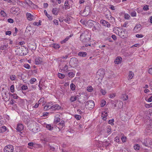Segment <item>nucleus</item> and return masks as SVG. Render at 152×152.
<instances>
[{
	"label": "nucleus",
	"mask_w": 152,
	"mask_h": 152,
	"mask_svg": "<svg viewBox=\"0 0 152 152\" xmlns=\"http://www.w3.org/2000/svg\"><path fill=\"white\" fill-rule=\"evenodd\" d=\"M80 39L86 47L90 46V44L88 43L90 40L89 35L86 34L85 33H82L81 34L80 37Z\"/></svg>",
	"instance_id": "f257e3e1"
},
{
	"label": "nucleus",
	"mask_w": 152,
	"mask_h": 152,
	"mask_svg": "<svg viewBox=\"0 0 152 152\" xmlns=\"http://www.w3.org/2000/svg\"><path fill=\"white\" fill-rule=\"evenodd\" d=\"M89 26L92 27V30L93 31H99L101 30V26L98 23L93 20H90Z\"/></svg>",
	"instance_id": "f03ea898"
},
{
	"label": "nucleus",
	"mask_w": 152,
	"mask_h": 152,
	"mask_svg": "<svg viewBox=\"0 0 152 152\" xmlns=\"http://www.w3.org/2000/svg\"><path fill=\"white\" fill-rule=\"evenodd\" d=\"M95 104L94 101L90 100L87 101L86 104V107L89 110H91L94 107Z\"/></svg>",
	"instance_id": "7ed1b4c3"
},
{
	"label": "nucleus",
	"mask_w": 152,
	"mask_h": 152,
	"mask_svg": "<svg viewBox=\"0 0 152 152\" xmlns=\"http://www.w3.org/2000/svg\"><path fill=\"white\" fill-rule=\"evenodd\" d=\"M77 62L78 60L75 57H73L70 59L69 63L70 66L72 67H74L77 65Z\"/></svg>",
	"instance_id": "20e7f679"
},
{
	"label": "nucleus",
	"mask_w": 152,
	"mask_h": 152,
	"mask_svg": "<svg viewBox=\"0 0 152 152\" xmlns=\"http://www.w3.org/2000/svg\"><path fill=\"white\" fill-rule=\"evenodd\" d=\"M13 147L12 145H8L6 146L4 149V152H12L13 151Z\"/></svg>",
	"instance_id": "39448f33"
},
{
	"label": "nucleus",
	"mask_w": 152,
	"mask_h": 152,
	"mask_svg": "<svg viewBox=\"0 0 152 152\" xmlns=\"http://www.w3.org/2000/svg\"><path fill=\"white\" fill-rule=\"evenodd\" d=\"M90 7L88 6H86L83 13V15L84 16H86L88 15L90 12Z\"/></svg>",
	"instance_id": "423d86ee"
},
{
	"label": "nucleus",
	"mask_w": 152,
	"mask_h": 152,
	"mask_svg": "<svg viewBox=\"0 0 152 152\" xmlns=\"http://www.w3.org/2000/svg\"><path fill=\"white\" fill-rule=\"evenodd\" d=\"M61 108V107L58 104H56L54 105H51L50 107L51 110L56 111L60 109Z\"/></svg>",
	"instance_id": "0eeeda50"
},
{
	"label": "nucleus",
	"mask_w": 152,
	"mask_h": 152,
	"mask_svg": "<svg viewBox=\"0 0 152 152\" xmlns=\"http://www.w3.org/2000/svg\"><path fill=\"white\" fill-rule=\"evenodd\" d=\"M97 75H99L101 79L103 77L104 75V71L103 69H99L97 72Z\"/></svg>",
	"instance_id": "6e6552de"
},
{
	"label": "nucleus",
	"mask_w": 152,
	"mask_h": 152,
	"mask_svg": "<svg viewBox=\"0 0 152 152\" xmlns=\"http://www.w3.org/2000/svg\"><path fill=\"white\" fill-rule=\"evenodd\" d=\"M100 23H102L103 25L108 28L110 27V24L108 22L102 19L101 20Z\"/></svg>",
	"instance_id": "1a4fd4ad"
},
{
	"label": "nucleus",
	"mask_w": 152,
	"mask_h": 152,
	"mask_svg": "<svg viewBox=\"0 0 152 152\" xmlns=\"http://www.w3.org/2000/svg\"><path fill=\"white\" fill-rule=\"evenodd\" d=\"M61 114H57L55 116V118L54 120V123H55L57 124V123L59 122L60 121V117L61 115Z\"/></svg>",
	"instance_id": "9d476101"
},
{
	"label": "nucleus",
	"mask_w": 152,
	"mask_h": 152,
	"mask_svg": "<svg viewBox=\"0 0 152 152\" xmlns=\"http://www.w3.org/2000/svg\"><path fill=\"white\" fill-rule=\"evenodd\" d=\"M114 102H115L111 100V103L113 105H114V107H116L117 106V104H118L119 103V104H120V105H121L120 107H119L118 108H119L120 107H121L122 105H123V103L122 102H121L120 101H117V102L116 103V104H114Z\"/></svg>",
	"instance_id": "9b49d317"
},
{
	"label": "nucleus",
	"mask_w": 152,
	"mask_h": 152,
	"mask_svg": "<svg viewBox=\"0 0 152 152\" xmlns=\"http://www.w3.org/2000/svg\"><path fill=\"white\" fill-rule=\"evenodd\" d=\"M149 141V139H146L142 140L141 141V142L142 143L143 145L146 147H148Z\"/></svg>",
	"instance_id": "f8f14e48"
},
{
	"label": "nucleus",
	"mask_w": 152,
	"mask_h": 152,
	"mask_svg": "<svg viewBox=\"0 0 152 152\" xmlns=\"http://www.w3.org/2000/svg\"><path fill=\"white\" fill-rule=\"evenodd\" d=\"M122 59V58L121 57L118 56L115 59L114 62L116 64H118L121 62Z\"/></svg>",
	"instance_id": "ddd939ff"
},
{
	"label": "nucleus",
	"mask_w": 152,
	"mask_h": 152,
	"mask_svg": "<svg viewBox=\"0 0 152 152\" xmlns=\"http://www.w3.org/2000/svg\"><path fill=\"white\" fill-rule=\"evenodd\" d=\"M23 126L22 124H19L18 125L16 129L19 132H21L23 129Z\"/></svg>",
	"instance_id": "4468645a"
},
{
	"label": "nucleus",
	"mask_w": 152,
	"mask_h": 152,
	"mask_svg": "<svg viewBox=\"0 0 152 152\" xmlns=\"http://www.w3.org/2000/svg\"><path fill=\"white\" fill-rule=\"evenodd\" d=\"M78 97V95H77L76 96H71L70 99V101L71 102H73L75 101Z\"/></svg>",
	"instance_id": "2eb2a0df"
},
{
	"label": "nucleus",
	"mask_w": 152,
	"mask_h": 152,
	"mask_svg": "<svg viewBox=\"0 0 152 152\" xmlns=\"http://www.w3.org/2000/svg\"><path fill=\"white\" fill-rule=\"evenodd\" d=\"M85 97L84 96L80 95L78 98V101L80 103H83L85 101Z\"/></svg>",
	"instance_id": "dca6fc26"
},
{
	"label": "nucleus",
	"mask_w": 152,
	"mask_h": 152,
	"mask_svg": "<svg viewBox=\"0 0 152 152\" xmlns=\"http://www.w3.org/2000/svg\"><path fill=\"white\" fill-rule=\"evenodd\" d=\"M59 126L58 127L59 129H62L65 126V122L64 121L62 120L60 122L58 125Z\"/></svg>",
	"instance_id": "f3484780"
},
{
	"label": "nucleus",
	"mask_w": 152,
	"mask_h": 152,
	"mask_svg": "<svg viewBox=\"0 0 152 152\" xmlns=\"http://www.w3.org/2000/svg\"><path fill=\"white\" fill-rule=\"evenodd\" d=\"M11 10L13 12L16 13H18L20 12V9L18 7L15 8L12 7L11 9Z\"/></svg>",
	"instance_id": "a211bd4d"
},
{
	"label": "nucleus",
	"mask_w": 152,
	"mask_h": 152,
	"mask_svg": "<svg viewBox=\"0 0 152 152\" xmlns=\"http://www.w3.org/2000/svg\"><path fill=\"white\" fill-rule=\"evenodd\" d=\"M146 116L149 118L150 120L152 118V110H149L147 111Z\"/></svg>",
	"instance_id": "6ab92c4d"
},
{
	"label": "nucleus",
	"mask_w": 152,
	"mask_h": 152,
	"mask_svg": "<svg viewBox=\"0 0 152 152\" xmlns=\"http://www.w3.org/2000/svg\"><path fill=\"white\" fill-rule=\"evenodd\" d=\"M69 1L66 0L64 3V6L65 10H67L70 8V6L69 3Z\"/></svg>",
	"instance_id": "aec40b11"
},
{
	"label": "nucleus",
	"mask_w": 152,
	"mask_h": 152,
	"mask_svg": "<svg viewBox=\"0 0 152 152\" xmlns=\"http://www.w3.org/2000/svg\"><path fill=\"white\" fill-rule=\"evenodd\" d=\"M26 15L27 18L28 20H31L33 19V15H31V14L27 12Z\"/></svg>",
	"instance_id": "412c9836"
},
{
	"label": "nucleus",
	"mask_w": 152,
	"mask_h": 152,
	"mask_svg": "<svg viewBox=\"0 0 152 152\" xmlns=\"http://www.w3.org/2000/svg\"><path fill=\"white\" fill-rule=\"evenodd\" d=\"M35 61L36 64H39L42 62V60L41 58L38 57L36 58Z\"/></svg>",
	"instance_id": "4be33fe9"
},
{
	"label": "nucleus",
	"mask_w": 152,
	"mask_h": 152,
	"mask_svg": "<svg viewBox=\"0 0 152 152\" xmlns=\"http://www.w3.org/2000/svg\"><path fill=\"white\" fill-rule=\"evenodd\" d=\"M33 126V124H31L29 126V128L30 129V130L34 132H37V129H36V127L33 128L32 126Z\"/></svg>",
	"instance_id": "5701e85b"
},
{
	"label": "nucleus",
	"mask_w": 152,
	"mask_h": 152,
	"mask_svg": "<svg viewBox=\"0 0 152 152\" xmlns=\"http://www.w3.org/2000/svg\"><path fill=\"white\" fill-rule=\"evenodd\" d=\"M78 55L79 56L82 57H85L87 55V53L85 52H79Z\"/></svg>",
	"instance_id": "b1692460"
},
{
	"label": "nucleus",
	"mask_w": 152,
	"mask_h": 152,
	"mask_svg": "<svg viewBox=\"0 0 152 152\" xmlns=\"http://www.w3.org/2000/svg\"><path fill=\"white\" fill-rule=\"evenodd\" d=\"M7 130V128L4 126H2L0 128V132L1 133H3L6 131Z\"/></svg>",
	"instance_id": "393cba45"
},
{
	"label": "nucleus",
	"mask_w": 152,
	"mask_h": 152,
	"mask_svg": "<svg viewBox=\"0 0 152 152\" xmlns=\"http://www.w3.org/2000/svg\"><path fill=\"white\" fill-rule=\"evenodd\" d=\"M46 127L48 130L50 131H52L53 129V127L51 126L50 124H46Z\"/></svg>",
	"instance_id": "a878e982"
},
{
	"label": "nucleus",
	"mask_w": 152,
	"mask_h": 152,
	"mask_svg": "<svg viewBox=\"0 0 152 152\" xmlns=\"http://www.w3.org/2000/svg\"><path fill=\"white\" fill-rule=\"evenodd\" d=\"M52 13L53 14L55 15H57L58 13V9L56 8H53Z\"/></svg>",
	"instance_id": "bb28decb"
},
{
	"label": "nucleus",
	"mask_w": 152,
	"mask_h": 152,
	"mask_svg": "<svg viewBox=\"0 0 152 152\" xmlns=\"http://www.w3.org/2000/svg\"><path fill=\"white\" fill-rule=\"evenodd\" d=\"M44 12L45 13V15L48 17V18L49 20H52V19L53 18L52 17L48 14L47 12V11L46 10H45L44 11Z\"/></svg>",
	"instance_id": "cd10ccee"
},
{
	"label": "nucleus",
	"mask_w": 152,
	"mask_h": 152,
	"mask_svg": "<svg viewBox=\"0 0 152 152\" xmlns=\"http://www.w3.org/2000/svg\"><path fill=\"white\" fill-rule=\"evenodd\" d=\"M51 47H53L55 49L59 48L60 46L58 44L53 43L51 45Z\"/></svg>",
	"instance_id": "c85d7f7f"
},
{
	"label": "nucleus",
	"mask_w": 152,
	"mask_h": 152,
	"mask_svg": "<svg viewBox=\"0 0 152 152\" xmlns=\"http://www.w3.org/2000/svg\"><path fill=\"white\" fill-rule=\"evenodd\" d=\"M51 106V105H47L46 104L44 107V109L45 110H48L49 109L51 110V109L50 108Z\"/></svg>",
	"instance_id": "c756f323"
},
{
	"label": "nucleus",
	"mask_w": 152,
	"mask_h": 152,
	"mask_svg": "<svg viewBox=\"0 0 152 152\" xmlns=\"http://www.w3.org/2000/svg\"><path fill=\"white\" fill-rule=\"evenodd\" d=\"M28 148L30 149H32L34 147V144L33 142H29L28 143Z\"/></svg>",
	"instance_id": "7c9ffc66"
},
{
	"label": "nucleus",
	"mask_w": 152,
	"mask_h": 152,
	"mask_svg": "<svg viewBox=\"0 0 152 152\" xmlns=\"http://www.w3.org/2000/svg\"><path fill=\"white\" fill-rule=\"evenodd\" d=\"M134 73L132 71H130L129 72V77L130 79L133 78L134 76Z\"/></svg>",
	"instance_id": "2f4dec72"
},
{
	"label": "nucleus",
	"mask_w": 152,
	"mask_h": 152,
	"mask_svg": "<svg viewBox=\"0 0 152 152\" xmlns=\"http://www.w3.org/2000/svg\"><path fill=\"white\" fill-rule=\"evenodd\" d=\"M148 72L150 74L152 75V65L148 66Z\"/></svg>",
	"instance_id": "473e14b6"
},
{
	"label": "nucleus",
	"mask_w": 152,
	"mask_h": 152,
	"mask_svg": "<svg viewBox=\"0 0 152 152\" xmlns=\"http://www.w3.org/2000/svg\"><path fill=\"white\" fill-rule=\"evenodd\" d=\"M134 148L135 150H138L140 148V146L139 144H137L134 145Z\"/></svg>",
	"instance_id": "72a5a7b5"
},
{
	"label": "nucleus",
	"mask_w": 152,
	"mask_h": 152,
	"mask_svg": "<svg viewBox=\"0 0 152 152\" xmlns=\"http://www.w3.org/2000/svg\"><path fill=\"white\" fill-rule=\"evenodd\" d=\"M70 88L71 90L74 91L75 89V86L74 84L72 83L70 85Z\"/></svg>",
	"instance_id": "f704fd0d"
},
{
	"label": "nucleus",
	"mask_w": 152,
	"mask_h": 152,
	"mask_svg": "<svg viewBox=\"0 0 152 152\" xmlns=\"http://www.w3.org/2000/svg\"><path fill=\"white\" fill-rule=\"evenodd\" d=\"M146 131L148 133H152V130H151V128H150L149 126H147L146 127Z\"/></svg>",
	"instance_id": "c9c22d12"
},
{
	"label": "nucleus",
	"mask_w": 152,
	"mask_h": 152,
	"mask_svg": "<svg viewBox=\"0 0 152 152\" xmlns=\"http://www.w3.org/2000/svg\"><path fill=\"white\" fill-rule=\"evenodd\" d=\"M58 77L61 79H62L65 77V75L64 74L61 73H58Z\"/></svg>",
	"instance_id": "e433bc0d"
},
{
	"label": "nucleus",
	"mask_w": 152,
	"mask_h": 152,
	"mask_svg": "<svg viewBox=\"0 0 152 152\" xmlns=\"http://www.w3.org/2000/svg\"><path fill=\"white\" fill-rule=\"evenodd\" d=\"M1 15L3 17H5L6 15V14L5 12L3 10H1L0 12Z\"/></svg>",
	"instance_id": "4c0bfd02"
},
{
	"label": "nucleus",
	"mask_w": 152,
	"mask_h": 152,
	"mask_svg": "<svg viewBox=\"0 0 152 152\" xmlns=\"http://www.w3.org/2000/svg\"><path fill=\"white\" fill-rule=\"evenodd\" d=\"M107 133L109 134H110L111 132V127L110 126H108L107 129Z\"/></svg>",
	"instance_id": "58836bf2"
},
{
	"label": "nucleus",
	"mask_w": 152,
	"mask_h": 152,
	"mask_svg": "<svg viewBox=\"0 0 152 152\" xmlns=\"http://www.w3.org/2000/svg\"><path fill=\"white\" fill-rule=\"evenodd\" d=\"M16 78V76L15 75H12L10 76V79L12 80H15Z\"/></svg>",
	"instance_id": "ea45409f"
},
{
	"label": "nucleus",
	"mask_w": 152,
	"mask_h": 152,
	"mask_svg": "<svg viewBox=\"0 0 152 152\" xmlns=\"http://www.w3.org/2000/svg\"><path fill=\"white\" fill-rule=\"evenodd\" d=\"M25 1L27 4L29 6L31 5V4H33V3L32 2L30 1V0H25Z\"/></svg>",
	"instance_id": "a19ab883"
},
{
	"label": "nucleus",
	"mask_w": 152,
	"mask_h": 152,
	"mask_svg": "<svg viewBox=\"0 0 152 152\" xmlns=\"http://www.w3.org/2000/svg\"><path fill=\"white\" fill-rule=\"evenodd\" d=\"M68 75L69 77H72L75 76V74L72 72H69L68 74Z\"/></svg>",
	"instance_id": "79ce46f5"
},
{
	"label": "nucleus",
	"mask_w": 152,
	"mask_h": 152,
	"mask_svg": "<svg viewBox=\"0 0 152 152\" xmlns=\"http://www.w3.org/2000/svg\"><path fill=\"white\" fill-rule=\"evenodd\" d=\"M28 47L31 50H34L36 49V48L34 45H29Z\"/></svg>",
	"instance_id": "37998d69"
},
{
	"label": "nucleus",
	"mask_w": 152,
	"mask_h": 152,
	"mask_svg": "<svg viewBox=\"0 0 152 152\" xmlns=\"http://www.w3.org/2000/svg\"><path fill=\"white\" fill-rule=\"evenodd\" d=\"M106 102L104 100H102L101 103V106L102 107H104L106 104Z\"/></svg>",
	"instance_id": "c03bdc74"
},
{
	"label": "nucleus",
	"mask_w": 152,
	"mask_h": 152,
	"mask_svg": "<svg viewBox=\"0 0 152 152\" xmlns=\"http://www.w3.org/2000/svg\"><path fill=\"white\" fill-rule=\"evenodd\" d=\"M114 121V119H112L111 120H110L108 121V123L109 124H110L111 125H113L114 124L113 122Z\"/></svg>",
	"instance_id": "a18cd8bd"
},
{
	"label": "nucleus",
	"mask_w": 152,
	"mask_h": 152,
	"mask_svg": "<svg viewBox=\"0 0 152 152\" xmlns=\"http://www.w3.org/2000/svg\"><path fill=\"white\" fill-rule=\"evenodd\" d=\"M10 90L11 92L12 93H13L15 91L14 87V85H12L10 87Z\"/></svg>",
	"instance_id": "49530a36"
},
{
	"label": "nucleus",
	"mask_w": 152,
	"mask_h": 152,
	"mask_svg": "<svg viewBox=\"0 0 152 152\" xmlns=\"http://www.w3.org/2000/svg\"><path fill=\"white\" fill-rule=\"evenodd\" d=\"M23 66L25 68L27 69H28L30 68V66L28 64H25Z\"/></svg>",
	"instance_id": "de8ad7c7"
},
{
	"label": "nucleus",
	"mask_w": 152,
	"mask_h": 152,
	"mask_svg": "<svg viewBox=\"0 0 152 152\" xmlns=\"http://www.w3.org/2000/svg\"><path fill=\"white\" fill-rule=\"evenodd\" d=\"M124 18L125 19L129 20L130 18V16L127 14H125L124 15Z\"/></svg>",
	"instance_id": "09e8293b"
},
{
	"label": "nucleus",
	"mask_w": 152,
	"mask_h": 152,
	"mask_svg": "<svg viewBox=\"0 0 152 152\" xmlns=\"http://www.w3.org/2000/svg\"><path fill=\"white\" fill-rule=\"evenodd\" d=\"M122 142H126V137L124 136H123L121 138Z\"/></svg>",
	"instance_id": "8fccbe9b"
},
{
	"label": "nucleus",
	"mask_w": 152,
	"mask_h": 152,
	"mask_svg": "<svg viewBox=\"0 0 152 152\" xmlns=\"http://www.w3.org/2000/svg\"><path fill=\"white\" fill-rule=\"evenodd\" d=\"M11 96H12L13 98L14 99H17L18 97V96H17L16 94H11Z\"/></svg>",
	"instance_id": "3c124183"
},
{
	"label": "nucleus",
	"mask_w": 152,
	"mask_h": 152,
	"mask_svg": "<svg viewBox=\"0 0 152 152\" xmlns=\"http://www.w3.org/2000/svg\"><path fill=\"white\" fill-rule=\"evenodd\" d=\"M36 81V79L35 78H32L31 79L30 81V82L31 84H33Z\"/></svg>",
	"instance_id": "603ef678"
},
{
	"label": "nucleus",
	"mask_w": 152,
	"mask_h": 152,
	"mask_svg": "<svg viewBox=\"0 0 152 152\" xmlns=\"http://www.w3.org/2000/svg\"><path fill=\"white\" fill-rule=\"evenodd\" d=\"M76 119L77 120H79L81 118L80 115H76L75 116Z\"/></svg>",
	"instance_id": "864d4df0"
},
{
	"label": "nucleus",
	"mask_w": 152,
	"mask_h": 152,
	"mask_svg": "<svg viewBox=\"0 0 152 152\" xmlns=\"http://www.w3.org/2000/svg\"><path fill=\"white\" fill-rule=\"evenodd\" d=\"M7 46L8 45H1L0 47V48L2 50H3L5 49V48H6Z\"/></svg>",
	"instance_id": "5fc2aeb1"
},
{
	"label": "nucleus",
	"mask_w": 152,
	"mask_h": 152,
	"mask_svg": "<svg viewBox=\"0 0 152 152\" xmlns=\"http://www.w3.org/2000/svg\"><path fill=\"white\" fill-rule=\"evenodd\" d=\"M141 26V25L140 24L137 25L134 28V29L137 30L139 28H140Z\"/></svg>",
	"instance_id": "6e6d98bb"
},
{
	"label": "nucleus",
	"mask_w": 152,
	"mask_h": 152,
	"mask_svg": "<svg viewBox=\"0 0 152 152\" xmlns=\"http://www.w3.org/2000/svg\"><path fill=\"white\" fill-rule=\"evenodd\" d=\"M143 10L144 11H147L149 10L148 6L147 5H146L143 7Z\"/></svg>",
	"instance_id": "4d7b16f0"
},
{
	"label": "nucleus",
	"mask_w": 152,
	"mask_h": 152,
	"mask_svg": "<svg viewBox=\"0 0 152 152\" xmlns=\"http://www.w3.org/2000/svg\"><path fill=\"white\" fill-rule=\"evenodd\" d=\"M21 89L22 90H25L28 88V87L27 86L25 85L21 87Z\"/></svg>",
	"instance_id": "13d9d810"
},
{
	"label": "nucleus",
	"mask_w": 152,
	"mask_h": 152,
	"mask_svg": "<svg viewBox=\"0 0 152 152\" xmlns=\"http://www.w3.org/2000/svg\"><path fill=\"white\" fill-rule=\"evenodd\" d=\"M87 90L88 91L91 92L93 90V88L91 86H89L88 87Z\"/></svg>",
	"instance_id": "bf43d9fd"
},
{
	"label": "nucleus",
	"mask_w": 152,
	"mask_h": 152,
	"mask_svg": "<svg viewBox=\"0 0 152 152\" xmlns=\"http://www.w3.org/2000/svg\"><path fill=\"white\" fill-rule=\"evenodd\" d=\"M31 26H27L26 27V31H27L28 32V31H31Z\"/></svg>",
	"instance_id": "052dcab7"
},
{
	"label": "nucleus",
	"mask_w": 152,
	"mask_h": 152,
	"mask_svg": "<svg viewBox=\"0 0 152 152\" xmlns=\"http://www.w3.org/2000/svg\"><path fill=\"white\" fill-rule=\"evenodd\" d=\"M145 106L146 107L149 108L150 107L152 106V103H151L150 104H145Z\"/></svg>",
	"instance_id": "680f3d73"
},
{
	"label": "nucleus",
	"mask_w": 152,
	"mask_h": 152,
	"mask_svg": "<svg viewBox=\"0 0 152 152\" xmlns=\"http://www.w3.org/2000/svg\"><path fill=\"white\" fill-rule=\"evenodd\" d=\"M131 15L132 17H135L136 15V12L135 11H133L131 13Z\"/></svg>",
	"instance_id": "e2e57ef3"
},
{
	"label": "nucleus",
	"mask_w": 152,
	"mask_h": 152,
	"mask_svg": "<svg viewBox=\"0 0 152 152\" xmlns=\"http://www.w3.org/2000/svg\"><path fill=\"white\" fill-rule=\"evenodd\" d=\"M124 98V100H126L128 99V95L126 94H124V95L123 96Z\"/></svg>",
	"instance_id": "0e129e2a"
},
{
	"label": "nucleus",
	"mask_w": 152,
	"mask_h": 152,
	"mask_svg": "<svg viewBox=\"0 0 152 152\" xmlns=\"http://www.w3.org/2000/svg\"><path fill=\"white\" fill-rule=\"evenodd\" d=\"M100 91L102 94L103 95H104L106 93V92L104 90L102 89Z\"/></svg>",
	"instance_id": "69168bd1"
},
{
	"label": "nucleus",
	"mask_w": 152,
	"mask_h": 152,
	"mask_svg": "<svg viewBox=\"0 0 152 152\" xmlns=\"http://www.w3.org/2000/svg\"><path fill=\"white\" fill-rule=\"evenodd\" d=\"M53 22L56 25H58V21L57 20L55 19L53 21Z\"/></svg>",
	"instance_id": "338daca9"
},
{
	"label": "nucleus",
	"mask_w": 152,
	"mask_h": 152,
	"mask_svg": "<svg viewBox=\"0 0 152 152\" xmlns=\"http://www.w3.org/2000/svg\"><path fill=\"white\" fill-rule=\"evenodd\" d=\"M115 94H112L110 95L109 97L110 98H112L114 97L115 96Z\"/></svg>",
	"instance_id": "774afa93"
}]
</instances>
